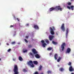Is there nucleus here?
<instances>
[{"label":"nucleus","instance_id":"16","mask_svg":"<svg viewBox=\"0 0 74 74\" xmlns=\"http://www.w3.org/2000/svg\"><path fill=\"white\" fill-rule=\"evenodd\" d=\"M18 60L20 61H22L23 60V58H22L21 56H19L18 57Z\"/></svg>","mask_w":74,"mask_h":74},{"label":"nucleus","instance_id":"34","mask_svg":"<svg viewBox=\"0 0 74 74\" xmlns=\"http://www.w3.org/2000/svg\"><path fill=\"white\" fill-rule=\"evenodd\" d=\"M31 55V56H33V53H29Z\"/></svg>","mask_w":74,"mask_h":74},{"label":"nucleus","instance_id":"51","mask_svg":"<svg viewBox=\"0 0 74 74\" xmlns=\"http://www.w3.org/2000/svg\"><path fill=\"white\" fill-rule=\"evenodd\" d=\"M0 44H1L0 43Z\"/></svg>","mask_w":74,"mask_h":74},{"label":"nucleus","instance_id":"4","mask_svg":"<svg viewBox=\"0 0 74 74\" xmlns=\"http://www.w3.org/2000/svg\"><path fill=\"white\" fill-rule=\"evenodd\" d=\"M50 33L52 34V35H53L54 34V31L53 30H55L56 29L55 28V27H50Z\"/></svg>","mask_w":74,"mask_h":74},{"label":"nucleus","instance_id":"19","mask_svg":"<svg viewBox=\"0 0 74 74\" xmlns=\"http://www.w3.org/2000/svg\"><path fill=\"white\" fill-rule=\"evenodd\" d=\"M52 49V47H49L47 48V50L48 51H51Z\"/></svg>","mask_w":74,"mask_h":74},{"label":"nucleus","instance_id":"13","mask_svg":"<svg viewBox=\"0 0 74 74\" xmlns=\"http://www.w3.org/2000/svg\"><path fill=\"white\" fill-rule=\"evenodd\" d=\"M34 28L35 29H37L38 30L39 29V27H38V26L37 25H34Z\"/></svg>","mask_w":74,"mask_h":74},{"label":"nucleus","instance_id":"6","mask_svg":"<svg viewBox=\"0 0 74 74\" xmlns=\"http://www.w3.org/2000/svg\"><path fill=\"white\" fill-rule=\"evenodd\" d=\"M65 43H63L61 45V48L62 49V51H63L64 49V46H65Z\"/></svg>","mask_w":74,"mask_h":74},{"label":"nucleus","instance_id":"46","mask_svg":"<svg viewBox=\"0 0 74 74\" xmlns=\"http://www.w3.org/2000/svg\"><path fill=\"white\" fill-rule=\"evenodd\" d=\"M71 74H74L73 73H71Z\"/></svg>","mask_w":74,"mask_h":74},{"label":"nucleus","instance_id":"22","mask_svg":"<svg viewBox=\"0 0 74 74\" xmlns=\"http://www.w3.org/2000/svg\"><path fill=\"white\" fill-rule=\"evenodd\" d=\"M42 45L43 47H45V45H47V44L45 43H44L42 44Z\"/></svg>","mask_w":74,"mask_h":74},{"label":"nucleus","instance_id":"30","mask_svg":"<svg viewBox=\"0 0 74 74\" xmlns=\"http://www.w3.org/2000/svg\"><path fill=\"white\" fill-rule=\"evenodd\" d=\"M27 50H25V51L23 50V52L24 53H25V52H27Z\"/></svg>","mask_w":74,"mask_h":74},{"label":"nucleus","instance_id":"43","mask_svg":"<svg viewBox=\"0 0 74 74\" xmlns=\"http://www.w3.org/2000/svg\"><path fill=\"white\" fill-rule=\"evenodd\" d=\"M26 25H27V26H29V24H26Z\"/></svg>","mask_w":74,"mask_h":74},{"label":"nucleus","instance_id":"50","mask_svg":"<svg viewBox=\"0 0 74 74\" xmlns=\"http://www.w3.org/2000/svg\"><path fill=\"white\" fill-rule=\"evenodd\" d=\"M1 60V59L0 58V61Z\"/></svg>","mask_w":74,"mask_h":74},{"label":"nucleus","instance_id":"9","mask_svg":"<svg viewBox=\"0 0 74 74\" xmlns=\"http://www.w3.org/2000/svg\"><path fill=\"white\" fill-rule=\"evenodd\" d=\"M69 71L71 72L72 71H73L74 69L73 68V67L71 66H70L69 68Z\"/></svg>","mask_w":74,"mask_h":74},{"label":"nucleus","instance_id":"37","mask_svg":"<svg viewBox=\"0 0 74 74\" xmlns=\"http://www.w3.org/2000/svg\"><path fill=\"white\" fill-rule=\"evenodd\" d=\"M52 55V53H51L49 54V56H51V55Z\"/></svg>","mask_w":74,"mask_h":74},{"label":"nucleus","instance_id":"25","mask_svg":"<svg viewBox=\"0 0 74 74\" xmlns=\"http://www.w3.org/2000/svg\"><path fill=\"white\" fill-rule=\"evenodd\" d=\"M48 74H51V71H48L47 72Z\"/></svg>","mask_w":74,"mask_h":74},{"label":"nucleus","instance_id":"38","mask_svg":"<svg viewBox=\"0 0 74 74\" xmlns=\"http://www.w3.org/2000/svg\"><path fill=\"white\" fill-rule=\"evenodd\" d=\"M11 50V49H9L8 50V52H10V51Z\"/></svg>","mask_w":74,"mask_h":74},{"label":"nucleus","instance_id":"45","mask_svg":"<svg viewBox=\"0 0 74 74\" xmlns=\"http://www.w3.org/2000/svg\"><path fill=\"white\" fill-rule=\"evenodd\" d=\"M58 67H59V65H58Z\"/></svg>","mask_w":74,"mask_h":74},{"label":"nucleus","instance_id":"26","mask_svg":"<svg viewBox=\"0 0 74 74\" xmlns=\"http://www.w3.org/2000/svg\"><path fill=\"white\" fill-rule=\"evenodd\" d=\"M71 62H69L68 64V65H69V66H71Z\"/></svg>","mask_w":74,"mask_h":74},{"label":"nucleus","instance_id":"1","mask_svg":"<svg viewBox=\"0 0 74 74\" xmlns=\"http://www.w3.org/2000/svg\"><path fill=\"white\" fill-rule=\"evenodd\" d=\"M63 10V9L61 8L60 6H57L55 8L52 7L50 9L49 11H52L53 10L56 11H58L59 10L60 11H62Z\"/></svg>","mask_w":74,"mask_h":74},{"label":"nucleus","instance_id":"7","mask_svg":"<svg viewBox=\"0 0 74 74\" xmlns=\"http://www.w3.org/2000/svg\"><path fill=\"white\" fill-rule=\"evenodd\" d=\"M67 7L69 10H71H71H74V6L73 5L71 6L70 7V6H67Z\"/></svg>","mask_w":74,"mask_h":74},{"label":"nucleus","instance_id":"31","mask_svg":"<svg viewBox=\"0 0 74 74\" xmlns=\"http://www.w3.org/2000/svg\"><path fill=\"white\" fill-rule=\"evenodd\" d=\"M30 66H31V67H34V65L33 64H31V65H29Z\"/></svg>","mask_w":74,"mask_h":74},{"label":"nucleus","instance_id":"35","mask_svg":"<svg viewBox=\"0 0 74 74\" xmlns=\"http://www.w3.org/2000/svg\"><path fill=\"white\" fill-rule=\"evenodd\" d=\"M14 25H11L10 26V28L11 27H14Z\"/></svg>","mask_w":74,"mask_h":74},{"label":"nucleus","instance_id":"29","mask_svg":"<svg viewBox=\"0 0 74 74\" xmlns=\"http://www.w3.org/2000/svg\"><path fill=\"white\" fill-rule=\"evenodd\" d=\"M28 48H32V46L31 45H29L28 46Z\"/></svg>","mask_w":74,"mask_h":74},{"label":"nucleus","instance_id":"17","mask_svg":"<svg viewBox=\"0 0 74 74\" xmlns=\"http://www.w3.org/2000/svg\"><path fill=\"white\" fill-rule=\"evenodd\" d=\"M62 59V58L60 57H59L58 59L57 60V62H60V60Z\"/></svg>","mask_w":74,"mask_h":74},{"label":"nucleus","instance_id":"32","mask_svg":"<svg viewBox=\"0 0 74 74\" xmlns=\"http://www.w3.org/2000/svg\"><path fill=\"white\" fill-rule=\"evenodd\" d=\"M34 74H38V72H37V71L35 73H34Z\"/></svg>","mask_w":74,"mask_h":74},{"label":"nucleus","instance_id":"2","mask_svg":"<svg viewBox=\"0 0 74 74\" xmlns=\"http://www.w3.org/2000/svg\"><path fill=\"white\" fill-rule=\"evenodd\" d=\"M13 71L14 72V74H18V66L16 64H15L14 66V68L13 69Z\"/></svg>","mask_w":74,"mask_h":74},{"label":"nucleus","instance_id":"36","mask_svg":"<svg viewBox=\"0 0 74 74\" xmlns=\"http://www.w3.org/2000/svg\"><path fill=\"white\" fill-rule=\"evenodd\" d=\"M41 42H42V43H44V42H45V41H44V40H42L41 41Z\"/></svg>","mask_w":74,"mask_h":74},{"label":"nucleus","instance_id":"21","mask_svg":"<svg viewBox=\"0 0 74 74\" xmlns=\"http://www.w3.org/2000/svg\"><path fill=\"white\" fill-rule=\"evenodd\" d=\"M27 71L25 69H24L23 70V72H24V73H26V72H27Z\"/></svg>","mask_w":74,"mask_h":74},{"label":"nucleus","instance_id":"47","mask_svg":"<svg viewBox=\"0 0 74 74\" xmlns=\"http://www.w3.org/2000/svg\"><path fill=\"white\" fill-rule=\"evenodd\" d=\"M40 74H44V73H41Z\"/></svg>","mask_w":74,"mask_h":74},{"label":"nucleus","instance_id":"12","mask_svg":"<svg viewBox=\"0 0 74 74\" xmlns=\"http://www.w3.org/2000/svg\"><path fill=\"white\" fill-rule=\"evenodd\" d=\"M69 28H67L66 30V36H68V34H69Z\"/></svg>","mask_w":74,"mask_h":74},{"label":"nucleus","instance_id":"49","mask_svg":"<svg viewBox=\"0 0 74 74\" xmlns=\"http://www.w3.org/2000/svg\"><path fill=\"white\" fill-rule=\"evenodd\" d=\"M53 50H52V51L53 52Z\"/></svg>","mask_w":74,"mask_h":74},{"label":"nucleus","instance_id":"41","mask_svg":"<svg viewBox=\"0 0 74 74\" xmlns=\"http://www.w3.org/2000/svg\"><path fill=\"white\" fill-rule=\"evenodd\" d=\"M6 45H9V43H6Z\"/></svg>","mask_w":74,"mask_h":74},{"label":"nucleus","instance_id":"48","mask_svg":"<svg viewBox=\"0 0 74 74\" xmlns=\"http://www.w3.org/2000/svg\"><path fill=\"white\" fill-rule=\"evenodd\" d=\"M71 1H73V0H70Z\"/></svg>","mask_w":74,"mask_h":74},{"label":"nucleus","instance_id":"23","mask_svg":"<svg viewBox=\"0 0 74 74\" xmlns=\"http://www.w3.org/2000/svg\"><path fill=\"white\" fill-rule=\"evenodd\" d=\"M64 69L63 68H61L60 69V71H64Z\"/></svg>","mask_w":74,"mask_h":74},{"label":"nucleus","instance_id":"18","mask_svg":"<svg viewBox=\"0 0 74 74\" xmlns=\"http://www.w3.org/2000/svg\"><path fill=\"white\" fill-rule=\"evenodd\" d=\"M52 44H54V45H56V44H58V43L57 42H56L53 41L52 42Z\"/></svg>","mask_w":74,"mask_h":74},{"label":"nucleus","instance_id":"28","mask_svg":"<svg viewBox=\"0 0 74 74\" xmlns=\"http://www.w3.org/2000/svg\"><path fill=\"white\" fill-rule=\"evenodd\" d=\"M24 40L25 41V42H26L27 43V42H28V41L27 40H26V39H24Z\"/></svg>","mask_w":74,"mask_h":74},{"label":"nucleus","instance_id":"20","mask_svg":"<svg viewBox=\"0 0 74 74\" xmlns=\"http://www.w3.org/2000/svg\"><path fill=\"white\" fill-rule=\"evenodd\" d=\"M42 69V66H41V65H40V66L39 67L38 70L40 71Z\"/></svg>","mask_w":74,"mask_h":74},{"label":"nucleus","instance_id":"10","mask_svg":"<svg viewBox=\"0 0 74 74\" xmlns=\"http://www.w3.org/2000/svg\"><path fill=\"white\" fill-rule=\"evenodd\" d=\"M53 37H54V36L53 35H51L49 36V39L50 41H51L52 40V39L53 38Z\"/></svg>","mask_w":74,"mask_h":74},{"label":"nucleus","instance_id":"11","mask_svg":"<svg viewBox=\"0 0 74 74\" xmlns=\"http://www.w3.org/2000/svg\"><path fill=\"white\" fill-rule=\"evenodd\" d=\"M33 62L32 61L30 60L29 62H28V64L29 65V66H31V64H33Z\"/></svg>","mask_w":74,"mask_h":74},{"label":"nucleus","instance_id":"27","mask_svg":"<svg viewBox=\"0 0 74 74\" xmlns=\"http://www.w3.org/2000/svg\"><path fill=\"white\" fill-rule=\"evenodd\" d=\"M67 4L69 5H71V3H70V2H68L67 3Z\"/></svg>","mask_w":74,"mask_h":74},{"label":"nucleus","instance_id":"5","mask_svg":"<svg viewBox=\"0 0 74 74\" xmlns=\"http://www.w3.org/2000/svg\"><path fill=\"white\" fill-rule=\"evenodd\" d=\"M60 29L63 32H65V27H64V24L63 23L60 27Z\"/></svg>","mask_w":74,"mask_h":74},{"label":"nucleus","instance_id":"24","mask_svg":"<svg viewBox=\"0 0 74 74\" xmlns=\"http://www.w3.org/2000/svg\"><path fill=\"white\" fill-rule=\"evenodd\" d=\"M45 42H47V44H49V41L48 40H46Z\"/></svg>","mask_w":74,"mask_h":74},{"label":"nucleus","instance_id":"3","mask_svg":"<svg viewBox=\"0 0 74 74\" xmlns=\"http://www.w3.org/2000/svg\"><path fill=\"white\" fill-rule=\"evenodd\" d=\"M32 52L34 53V54H36L35 55V57H36V58H37V59H39L40 58V56L38 55V54H37L38 52L37 51H36V50L35 49H33L32 50Z\"/></svg>","mask_w":74,"mask_h":74},{"label":"nucleus","instance_id":"44","mask_svg":"<svg viewBox=\"0 0 74 74\" xmlns=\"http://www.w3.org/2000/svg\"><path fill=\"white\" fill-rule=\"evenodd\" d=\"M56 35H57V36H58V34L57 33H56Z\"/></svg>","mask_w":74,"mask_h":74},{"label":"nucleus","instance_id":"33","mask_svg":"<svg viewBox=\"0 0 74 74\" xmlns=\"http://www.w3.org/2000/svg\"><path fill=\"white\" fill-rule=\"evenodd\" d=\"M11 44H15V42H11Z\"/></svg>","mask_w":74,"mask_h":74},{"label":"nucleus","instance_id":"8","mask_svg":"<svg viewBox=\"0 0 74 74\" xmlns=\"http://www.w3.org/2000/svg\"><path fill=\"white\" fill-rule=\"evenodd\" d=\"M70 52H71V49L70 48H67L66 53H69Z\"/></svg>","mask_w":74,"mask_h":74},{"label":"nucleus","instance_id":"39","mask_svg":"<svg viewBox=\"0 0 74 74\" xmlns=\"http://www.w3.org/2000/svg\"><path fill=\"white\" fill-rule=\"evenodd\" d=\"M16 60V59H15V58H13V60L14 61H15Z\"/></svg>","mask_w":74,"mask_h":74},{"label":"nucleus","instance_id":"14","mask_svg":"<svg viewBox=\"0 0 74 74\" xmlns=\"http://www.w3.org/2000/svg\"><path fill=\"white\" fill-rule=\"evenodd\" d=\"M33 63L34 64H36V65L38 64V62H37V61H33Z\"/></svg>","mask_w":74,"mask_h":74},{"label":"nucleus","instance_id":"15","mask_svg":"<svg viewBox=\"0 0 74 74\" xmlns=\"http://www.w3.org/2000/svg\"><path fill=\"white\" fill-rule=\"evenodd\" d=\"M58 57V54H55L54 55V58L56 60H57V58Z\"/></svg>","mask_w":74,"mask_h":74},{"label":"nucleus","instance_id":"42","mask_svg":"<svg viewBox=\"0 0 74 74\" xmlns=\"http://www.w3.org/2000/svg\"><path fill=\"white\" fill-rule=\"evenodd\" d=\"M28 36H26V38H28Z\"/></svg>","mask_w":74,"mask_h":74},{"label":"nucleus","instance_id":"40","mask_svg":"<svg viewBox=\"0 0 74 74\" xmlns=\"http://www.w3.org/2000/svg\"><path fill=\"white\" fill-rule=\"evenodd\" d=\"M16 19L18 21H19V19L18 18H17Z\"/></svg>","mask_w":74,"mask_h":74}]
</instances>
